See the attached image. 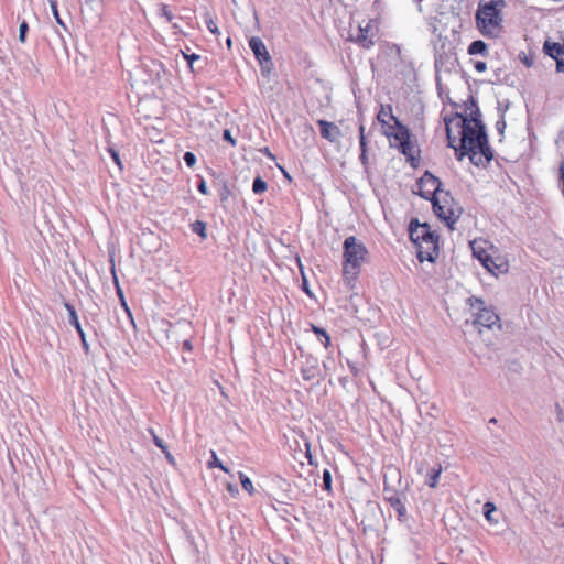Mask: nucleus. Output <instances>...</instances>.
Returning <instances> with one entry per match:
<instances>
[{
	"label": "nucleus",
	"mask_w": 564,
	"mask_h": 564,
	"mask_svg": "<svg viewBox=\"0 0 564 564\" xmlns=\"http://www.w3.org/2000/svg\"><path fill=\"white\" fill-rule=\"evenodd\" d=\"M319 135L336 147H339L343 139V132L340 128L334 122L326 120H319Z\"/></svg>",
	"instance_id": "f8f14e48"
},
{
	"label": "nucleus",
	"mask_w": 564,
	"mask_h": 564,
	"mask_svg": "<svg viewBox=\"0 0 564 564\" xmlns=\"http://www.w3.org/2000/svg\"><path fill=\"white\" fill-rule=\"evenodd\" d=\"M415 247L417 249L416 256L420 262H434L438 256V236L419 243Z\"/></svg>",
	"instance_id": "9b49d317"
},
{
	"label": "nucleus",
	"mask_w": 564,
	"mask_h": 564,
	"mask_svg": "<svg viewBox=\"0 0 564 564\" xmlns=\"http://www.w3.org/2000/svg\"><path fill=\"white\" fill-rule=\"evenodd\" d=\"M184 161L188 167H193L196 163V156L192 152H185Z\"/></svg>",
	"instance_id": "c9c22d12"
},
{
	"label": "nucleus",
	"mask_w": 564,
	"mask_h": 564,
	"mask_svg": "<svg viewBox=\"0 0 564 564\" xmlns=\"http://www.w3.org/2000/svg\"><path fill=\"white\" fill-rule=\"evenodd\" d=\"M522 62L528 66V67H531L533 65V59L532 58H529L528 56H524V58H522Z\"/></svg>",
	"instance_id": "3c124183"
},
{
	"label": "nucleus",
	"mask_w": 564,
	"mask_h": 564,
	"mask_svg": "<svg viewBox=\"0 0 564 564\" xmlns=\"http://www.w3.org/2000/svg\"><path fill=\"white\" fill-rule=\"evenodd\" d=\"M297 460H300V464H303V460H301V457H296Z\"/></svg>",
	"instance_id": "052dcab7"
},
{
	"label": "nucleus",
	"mask_w": 564,
	"mask_h": 564,
	"mask_svg": "<svg viewBox=\"0 0 564 564\" xmlns=\"http://www.w3.org/2000/svg\"><path fill=\"white\" fill-rule=\"evenodd\" d=\"M302 455L308 460L310 465H314L313 456L311 454L310 445L307 443H305V452H303Z\"/></svg>",
	"instance_id": "58836bf2"
},
{
	"label": "nucleus",
	"mask_w": 564,
	"mask_h": 564,
	"mask_svg": "<svg viewBox=\"0 0 564 564\" xmlns=\"http://www.w3.org/2000/svg\"><path fill=\"white\" fill-rule=\"evenodd\" d=\"M112 273H113L115 284H116V288H117V293H118V295H119L120 300L122 301V299H124V297H123L122 290H121V288L119 286L118 279H117V278H116V275H115V269H112Z\"/></svg>",
	"instance_id": "49530a36"
},
{
	"label": "nucleus",
	"mask_w": 564,
	"mask_h": 564,
	"mask_svg": "<svg viewBox=\"0 0 564 564\" xmlns=\"http://www.w3.org/2000/svg\"><path fill=\"white\" fill-rule=\"evenodd\" d=\"M182 53H183L184 58H185V59L187 61V63H188V67H189V69H191V70H193V63H194L195 61H198V59L200 58V56H199V55H197V54H195V53H193V54H186V53H184V52H182Z\"/></svg>",
	"instance_id": "f704fd0d"
},
{
	"label": "nucleus",
	"mask_w": 564,
	"mask_h": 564,
	"mask_svg": "<svg viewBox=\"0 0 564 564\" xmlns=\"http://www.w3.org/2000/svg\"><path fill=\"white\" fill-rule=\"evenodd\" d=\"M323 366L325 370L328 371L335 367V360L333 358H328L327 360L323 361Z\"/></svg>",
	"instance_id": "c03bdc74"
},
{
	"label": "nucleus",
	"mask_w": 564,
	"mask_h": 564,
	"mask_svg": "<svg viewBox=\"0 0 564 564\" xmlns=\"http://www.w3.org/2000/svg\"><path fill=\"white\" fill-rule=\"evenodd\" d=\"M389 108H391V106H387V108H384L383 106H381V109L380 111L378 112L377 115V118H378V121L384 127V126H389L388 124V121H387V118L390 119V116H389Z\"/></svg>",
	"instance_id": "cd10ccee"
},
{
	"label": "nucleus",
	"mask_w": 564,
	"mask_h": 564,
	"mask_svg": "<svg viewBox=\"0 0 564 564\" xmlns=\"http://www.w3.org/2000/svg\"><path fill=\"white\" fill-rule=\"evenodd\" d=\"M470 306L476 311L474 323L478 327L491 328L499 322L497 313L492 308L487 307L481 299L471 297Z\"/></svg>",
	"instance_id": "0eeeda50"
},
{
	"label": "nucleus",
	"mask_w": 564,
	"mask_h": 564,
	"mask_svg": "<svg viewBox=\"0 0 564 564\" xmlns=\"http://www.w3.org/2000/svg\"><path fill=\"white\" fill-rule=\"evenodd\" d=\"M390 506L397 511L399 517H404L406 508L399 496H392L388 499Z\"/></svg>",
	"instance_id": "aec40b11"
},
{
	"label": "nucleus",
	"mask_w": 564,
	"mask_h": 564,
	"mask_svg": "<svg viewBox=\"0 0 564 564\" xmlns=\"http://www.w3.org/2000/svg\"><path fill=\"white\" fill-rule=\"evenodd\" d=\"M208 467H218L223 471L229 473V469L217 458V455L214 451L212 452V460L208 462Z\"/></svg>",
	"instance_id": "a878e982"
},
{
	"label": "nucleus",
	"mask_w": 564,
	"mask_h": 564,
	"mask_svg": "<svg viewBox=\"0 0 564 564\" xmlns=\"http://www.w3.org/2000/svg\"><path fill=\"white\" fill-rule=\"evenodd\" d=\"M224 139L229 141L232 145L236 144V140L231 137V133L229 130L224 131Z\"/></svg>",
	"instance_id": "de8ad7c7"
},
{
	"label": "nucleus",
	"mask_w": 564,
	"mask_h": 564,
	"mask_svg": "<svg viewBox=\"0 0 564 564\" xmlns=\"http://www.w3.org/2000/svg\"><path fill=\"white\" fill-rule=\"evenodd\" d=\"M469 102H470V110H471V109H476V107H478V106H477V101L475 100V98H474V97H470V98H469Z\"/></svg>",
	"instance_id": "603ef678"
},
{
	"label": "nucleus",
	"mask_w": 564,
	"mask_h": 564,
	"mask_svg": "<svg viewBox=\"0 0 564 564\" xmlns=\"http://www.w3.org/2000/svg\"><path fill=\"white\" fill-rule=\"evenodd\" d=\"M477 257L487 270L492 271V265L495 263L491 257H489L488 254H485L484 257L481 254H477Z\"/></svg>",
	"instance_id": "473e14b6"
},
{
	"label": "nucleus",
	"mask_w": 564,
	"mask_h": 564,
	"mask_svg": "<svg viewBox=\"0 0 564 564\" xmlns=\"http://www.w3.org/2000/svg\"><path fill=\"white\" fill-rule=\"evenodd\" d=\"M65 307L69 313V323L76 328L77 332L82 330L83 328L80 326L75 308L68 303H65Z\"/></svg>",
	"instance_id": "4be33fe9"
},
{
	"label": "nucleus",
	"mask_w": 564,
	"mask_h": 564,
	"mask_svg": "<svg viewBox=\"0 0 564 564\" xmlns=\"http://www.w3.org/2000/svg\"><path fill=\"white\" fill-rule=\"evenodd\" d=\"M51 7H52V11H53V14H54V17H55V19H56L57 23H59L61 25H63V22H62V20H61V18H59V14H58V10H57V4H56V2H55V1H53V2L51 3Z\"/></svg>",
	"instance_id": "a19ab883"
},
{
	"label": "nucleus",
	"mask_w": 564,
	"mask_h": 564,
	"mask_svg": "<svg viewBox=\"0 0 564 564\" xmlns=\"http://www.w3.org/2000/svg\"><path fill=\"white\" fill-rule=\"evenodd\" d=\"M343 278L349 290L355 289L361 265L368 261V250L364 242L354 236L344 240Z\"/></svg>",
	"instance_id": "f03ea898"
},
{
	"label": "nucleus",
	"mask_w": 564,
	"mask_h": 564,
	"mask_svg": "<svg viewBox=\"0 0 564 564\" xmlns=\"http://www.w3.org/2000/svg\"><path fill=\"white\" fill-rule=\"evenodd\" d=\"M416 185L417 191L415 193L426 200H433L445 193L441 189L442 182L440 178L429 171L423 173Z\"/></svg>",
	"instance_id": "423d86ee"
},
{
	"label": "nucleus",
	"mask_w": 564,
	"mask_h": 564,
	"mask_svg": "<svg viewBox=\"0 0 564 564\" xmlns=\"http://www.w3.org/2000/svg\"><path fill=\"white\" fill-rule=\"evenodd\" d=\"M440 564H447V563H443V562H442V563H440Z\"/></svg>",
	"instance_id": "680f3d73"
},
{
	"label": "nucleus",
	"mask_w": 564,
	"mask_h": 564,
	"mask_svg": "<svg viewBox=\"0 0 564 564\" xmlns=\"http://www.w3.org/2000/svg\"><path fill=\"white\" fill-rule=\"evenodd\" d=\"M197 189L203 195L208 194V188H207L206 182L204 180H200V182L197 185Z\"/></svg>",
	"instance_id": "79ce46f5"
},
{
	"label": "nucleus",
	"mask_w": 564,
	"mask_h": 564,
	"mask_svg": "<svg viewBox=\"0 0 564 564\" xmlns=\"http://www.w3.org/2000/svg\"><path fill=\"white\" fill-rule=\"evenodd\" d=\"M474 67H475L476 72L482 73L487 69V64L482 61H477V62H475Z\"/></svg>",
	"instance_id": "ea45409f"
},
{
	"label": "nucleus",
	"mask_w": 564,
	"mask_h": 564,
	"mask_svg": "<svg viewBox=\"0 0 564 564\" xmlns=\"http://www.w3.org/2000/svg\"><path fill=\"white\" fill-rule=\"evenodd\" d=\"M312 329H313V332H314L315 334H317V332H318V328H317V326H315V325H312Z\"/></svg>",
	"instance_id": "4d7b16f0"
},
{
	"label": "nucleus",
	"mask_w": 564,
	"mask_h": 564,
	"mask_svg": "<svg viewBox=\"0 0 564 564\" xmlns=\"http://www.w3.org/2000/svg\"><path fill=\"white\" fill-rule=\"evenodd\" d=\"M484 516L486 520L490 523H497L498 520L494 519L492 513L496 511V506L494 502L487 501L484 507Z\"/></svg>",
	"instance_id": "5701e85b"
},
{
	"label": "nucleus",
	"mask_w": 564,
	"mask_h": 564,
	"mask_svg": "<svg viewBox=\"0 0 564 564\" xmlns=\"http://www.w3.org/2000/svg\"><path fill=\"white\" fill-rule=\"evenodd\" d=\"M467 52L469 55H485L487 53V44L481 40L473 41L469 44Z\"/></svg>",
	"instance_id": "6ab92c4d"
},
{
	"label": "nucleus",
	"mask_w": 564,
	"mask_h": 564,
	"mask_svg": "<svg viewBox=\"0 0 564 564\" xmlns=\"http://www.w3.org/2000/svg\"><path fill=\"white\" fill-rule=\"evenodd\" d=\"M29 31V25L26 21H22L19 28V41L21 43H25L26 41V33Z\"/></svg>",
	"instance_id": "2f4dec72"
},
{
	"label": "nucleus",
	"mask_w": 564,
	"mask_h": 564,
	"mask_svg": "<svg viewBox=\"0 0 564 564\" xmlns=\"http://www.w3.org/2000/svg\"><path fill=\"white\" fill-rule=\"evenodd\" d=\"M302 289H303V291H305V292H306V294H307L308 296L314 297V295H313L312 291H311V290H310V288H308L307 280H306V278H305L304 275H303Z\"/></svg>",
	"instance_id": "a18cd8bd"
},
{
	"label": "nucleus",
	"mask_w": 564,
	"mask_h": 564,
	"mask_svg": "<svg viewBox=\"0 0 564 564\" xmlns=\"http://www.w3.org/2000/svg\"><path fill=\"white\" fill-rule=\"evenodd\" d=\"M469 117L470 118H468V119L470 120V123L474 122V126H473L474 131H480V128H481L482 132L487 133L486 126L481 120V112L478 107H476V109H471Z\"/></svg>",
	"instance_id": "f3484780"
},
{
	"label": "nucleus",
	"mask_w": 564,
	"mask_h": 564,
	"mask_svg": "<svg viewBox=\"0 0 564 564\" xmlns=\"http://www.w3.org/2000/svg\"><path fill=\"white\" fill-rule=\"evenodd\" d=\"M409 236L411 241L416 246L437 235L431 230L429 224H421L417 219H412L409 224Z\"/></svg>",
	"instance_id": "6e6552de"
},
{
	"label": "nucleus",
	"mask_w": 564,
	"mask_h": 564,
	"mask_svg": "<svg viewBox=\"0 0 564 564\" xmlns=\"http://www.w3.org/2000/svg\"><path fill=\"white\" fill-rule=\"evenodd\" d=\"M275 564H289L288 558L283 557L281 562H274Z\"/></svg>",
	"instance_id": "5fc2aeb1"
},
{
	"label": "nucleus",
	"mask_w": 564,
	"mask_h": 564,
	"mask_svg": "<svg viewBox=\"0 0 564 564\" xmlns=\"http://www.w3.org/2000/svg\"><path fill=\"white\" fill-rule=\"evenodd\" d=\"M79 337H80V341H82V345H83V348L86 352L89 351V344L87 343V339H86V335H85V332L82 329L79 332H77Z\"/></svg>",
	"instance_id": "4c0bfd02"
},
{
	"label": "nucleus",
	"mask_w": 564,
	"mask_h": 564,
	"mask_svg": "<svg viewBox=\"0 0 564 564\" xmlns=\"http://www.w3.org/2000/svg\"><path fill=\"white\" fill-rule=\"evenodd\" d=\"M249 46L256 57V59L263 65L265 63H271V56L263 43V41L258 36H252L249 40Z\"/></svg>",
	"instance_id": "ddd939ff"
},
{
	"label": "nucleus",
	"mask_w": 564,
	"mask_h": 564,
	"mask_svg": "<svg viewBox=\"0 0 564 564\" xmlns=\"http://www.w3.org/2000/svg\"><path fill=\"white\" fill-rule=\"evenodd\" d=\"M149 433L151 434L152 436V440H153V443L155 444V446H158L162 453L165 455L166 459L171 463V464H175V459L173 457V455L170 453L167 446L164 444V442L162 441V438H160L156 433L154 432L153 429H149Z\"/></svg>",
	"instance_id": "2eb2a0df"
},
{
	"label": "nucleus",
	"mask_w": 564,
	"mask_h": 564,
	"mask_svg": "<svg viewBox=\"0 0 564 564\" xmlns=\"http://www.w3.org/2000/svg\"><path fill=\"white\" fill-rule=\"evenodd\" d=\"M349 40L365 50H370L379 40V22L368 20L351 29Z\"/></svg>",
	"instance_id": "39448f33"
},
{
	"label": "nucleus",
	"mask_w": 564,
	"mask_h": 564,
	"mask_svg": "<svg viewBox=\"0 0 564 564\" xmlns=\"http://www.w3.org/2000/svg\"><path fill=\"white\" fill-rule=\"evenodd\" d=\"M323 488L327 491H332V474L328 469L323 470Z\"/></svg>",
	"instance_id": "c85d7f7f"
},
{
	"label": "nucleus",
	"mask_w": 564,
	"mask_h": 564,
	"mask_svg": "<svg viewBox=\"0 0 564 564\" xmlns=\"http://www.w3.org/2000/svg\"><path fill=\"white\" fill-rule=\"evenodd\" d=\"M238 475H239V479H240L241 487L243 488V490H246L249 495H253L254 487H253V484L250 480V478L241 471H239Z\"/></svg>",
	"instance_id": "b1692460"
},
{
	"label": "nucleus",
	"mask_w": 564,
	"mask_h": 564,
	"mask_svg": "<svg viewBox=\"0 0 564 564\" xmlns=\"http://www.w3.org/2000/svg\"><path fill=\"white\" fill-rule=\"evenodd\" d=\"M108 152L111 156V159L113 160V162L120 167L122 169V163H121V160H120V156H119V153L118 151H116L113 148H109L108 149Z\"/></svg>",
	"instance_id": "e433bc0d"
},
{
	"label": "nucleus",
	"mask_w": 564,
	"mask_h": 564,
	"mask_svg": "<svg viewBox=\"0 0 564 564\" xmlns=\"http://www.w3.org/2000/svg\"><path fill=\"white\" fill-rule=\"evenodd\" d=\"M557 409V420L560 422H564V410L561 409L560 404H556Z\"/></svg>",
	"instance_id": "09e8293b"
},
{
	"label": "nucleus",
	"mask_w": 564,
	"mask_h": 564,
	"mask_svg": "<svg viewBox=\"0 0 564 564\" xmlns=\"http://www.w3.org/2000/svg\"><path fill=\"white\" fill-rule=\"evenodd\" d=\"M359 145H360V155L359 160L361 164L367 167L368 156H367V142L365 137V127L362 124L359 126Z\"/></svg>",
	"instance_id": "dca6fc26"
},
{
	"label": "nucleus",
	"mask_w": 564,
	"mask_h": 564,
	"mask_svg": "<svg viewBox=\"0 0 564 564\" xmlns=\"http://www.w3.org/2000/svg\"><path fill=\"white\" fill-rule=\"evenodd\" d=\"M205 22H206L207 29L209 30L210 33H213L214 35H217V36L220 35V31H219L215 20L210 15H206Z\"/></svg>",
	"instance_id": "c756f323"
},
{
	"label": "nucleus",
	"mask_w": 564,
	"mask_h": 564,
	"mask_svg": "<svg viewBox=\"0 0 564 564\" xmlns=\"http://www.w3.org/2000/svg\"><path fill=\"white\" fill-rule=\"evenodd\" d=\"M505 7L503 0H489L480 2L476 12V23L484 35H495L501 28V10Z\"/></svg>",
	"instance_id": "7ed1b4c3"
},
{
	"label": "nucleus",
	"mask_w": 564,
	"mask_h": 564,
	"mask_svg": "<svg viewBox=\"0 0 564 564\" xmlns=\"http://www.w3.org/2000/svg\"><path fill=\"white\" fill-rule=\"evenodd\" d=\"M394 147H397L399 151L406 156L408 161H410L411 164L415 166L414 147L412 145L411 140L405 141L402 144H394Z\"/></svg>",
	"instance_id": "a211bd4d"
},
{
	"label": "nucleus",
	"mask_w": 564,
	"mask_h": 564,
	"mask_svg": "<svg viewBox=\"0 0 564 564\" xmlns=\"http://www.w3.org/2000/svg\"><path fill=\"white\" fill-rule=\"evenodd\" d=\"M193 230L198 234L200 237H206V226L205 223L197 220L193 224Z\"/></svg>",
	"instance_id": "7c9ffc66"
},
{
	"label": "nucleus",
	"mask_w": 564,
	"mask_h": 564,
	"mask_svg": "<svg viewBox=\"0 0 564 564\" xmlns=\"http://www.w3.org/2000/svg\"><path fill=\"white\" fill-rule=\"evenodd\" d=\"M226 43H227L228 47H230L231 46V39L230 37L227 39Z\"/></svg>",
	"instance_id": "13d9d810"
},
{
	"label": "nucleus",
	"mask_w": 564,
	"mask_h": 564,
	"mask_svg": "<svg viewBox=\"0 0 564 564\" xmlns=\"http://www.w3.org/2000/svg\"><path fill=\"white\" fill-rule=\"evenodd\" d=\"M488 423L489 424H496L497 423V419L496 417H491Z\"/></svg>",
	"instance_id": "6e6d98bb"
},
{
	"label": "nucleus",
	"mask_w": 564,
	"mask_h": 564,
	"mask_svg": "<svg viewBox=\"0 0 564 564\" xmlns=\"http://www.w3.org/2000/svg\"><path fill=\"white\" fill-rule=\"evenodd\" d=\"M121 303H122V306H123L124 311L128 313V315H129V316H131L130 308H129V306L127 305V303H126L124 299H122Z\"/></svg>",
	"instance_id": "864d4df0"
},
{
	"label": "nucleus",
	"mask_w": 564,
	"mask_h": 564,
	"mask_svg": "<svg viewBox=\"0 0 564 564\" xmlns=\"http://www.w3.org/2000/svg\"><path fill=\"white\" fill-rule=\"evenodd\" d=\"M390 119L394 121L393 126H388L386 134L389 139H393L395 144H402L410 140L409 129L402 124L398 118L392 113V108H389Z\"/></svg>",
	"instance_id": "9d476101"
},
{
	"label": "nucleus",
	"mask_w": 564,
	"mask_h": 564,
	"mask_svg": "<svg viewBox=\"0 0 564 564\" xmlns=\"http://www.w3.org/2000/svg\"><path fill=\"white\" fill-rule=\"evenodd\" d=\"M442 473V468L438 467V468H432L429 473H427V478H426V485L431 488H434L436 487L437 482H438V478H440V475Z\"/></svg>",
	"instance_id": "412c9836"
},
{
	"label": "nucleus",
	"mask_w": 564,
	"mask_h": 564,
	"mask_svg": "<svg viewBox=\"0 0 564 564\" xmlns=\"http://www.w3.org/2000/svg\"><path fill=\"white\" fill-rule=\"evenodd\" d=\"M268 185L261 177H256L252 184V191L254 194H262L267 191Z\"/></svg>",
	"instance_id": "393cba45"
},
{
	"label": "nucleus",
	"mask_w": 564,
	"mask_h": 564,
	"mask_svg": "<svg viewBox=\"0 0 564 564\" xmlns=\"http://www.w3.org/2000/svg\"><path fill=\"white\" fill-rule=\"evenodd\" d=\"M227 490L234 496L238 494V489L231 484L227 485Z\"/></svg>",
	"instance_id": "8fccbe9b"
},
{
	"label": "nucleus",
	"mask_w": 564,
	"mask_h": 564,
	"mask_svg": "<svg viewBox=\"0 0 564 564\" xmlns=\"http://www.w3.org/2000/svg\"><path fill=\"white\" fill-rule=\"evenodd\" d=\"M496 129L500 134H503V131L506 129V121L503 117L496 122Z\"/></svg>",
	"instance_id": "37998d69"
},
{
	"label": "nucleus",
	"mask_w": 564,
	"mask_h": 564,
	"mask_svg": "<svg viewBox=\"0 0 564 564\" xmlns=\"http://www.w3.org/2000/svg\"><path fill=\"white\" fill-rule=\"evenodd\" d=\"M319 341L325 346V348H329L330 346V337L329 335L326 333L325 329L323 328H319Z\"/></svg>",
	"instance_id": "72a5a7b5"
},
{
	"label": "nucleus",
	"mask_w": 564,
	"mask_h": 564,
	"mask_svg": "<svg viewBox=\"0 0 564 564\" xmlns=\"http://www.w3.org/2000/svg\"><path fill=\"white\" fill-rule=\"evenodd\" d=\"M159 14L166 19L167 22H172L174 15L170 9V7L165 3H161L159 6Z\"/></svg>",
	"instance_id": "bb28decb"
},
{
	"label": "nucleus",
	"mask_w": 564,
	"mask_h": 564,
	"mask_svg": "<svg viewBox=\"0 0 564 564\" xmlns=\"http://www.w3.org/2000/svg\"><path fill=\"white\" fill-rule=\"evenodd\" d=\"M297 460H300V464H303V460H301V457H296Z\"/></svg>",
	"instance_id": "bf43d9fd"
},
{
	"label": "nucleus",
	"mask_w": 564,
	"mask_h": 564,
	"mask_svg": "<svg viewBox=\"0 0 564 564\" xmlns=\"http://www.w3.org/2000/svg\"><path fill=\"white\" fill-rule=\"evenodd\" d=\"M457 63V58L454 52L451 50L446 51L445 45H442L441 47L435 50V61L434 66L436 74L440 72H446L449 73Z\"/></svg>",
	"instance_id": "1a4fd4ad"
},
{
	"label": "nucleus",
	"mask_w": 564,
	"mask_h": 564,
	"mask_svg": "<svg viewBox=\"0 0 564 564\" xmlns=\"http://www.w3.org/2000/svg\"><path fill=\"white\" fill-rule=\"evenodd\" d=\"M447 145L455 151V158L462 161L468 156L478 167H486L494 159L487 133L474 131L467 116L453 113L444 118Z\"/></svg>",
	"instance_id": "f257e3e1"
},
{
	"label": "nucleus",
	"mask_w": 564,
	"mask_h": 564,
	"mask_svg": "<svg viewBox=\"0 0 564 564\" xmlns=\"http://www.w3.org/2000/svg\"><path fill=\"white\" fill-rule=\"evenodd\" d=\"M431 202L435 215L444 220L448 228L453 230L455 224L460 218L463 208L454 203V198L451 196L449 192H445Z\"/></svg>",
	"instance_id": "20e7f679"
},
{
	"label": "nucleus",
	"mask_w": 564,
	"mask_h": 564,
	"mask_svg": "<svg viewBox=\"0 0 564 564\" xmlns=\"http://www.w3.org/2000/svg\"><path fill=\"white\" fill-rule=\"evenodd\" d=\"M543 53L555 61H564V44L546 40L543 44Z\"/></svg>",
	"instance_id": "4468645a"
}]
</instances>
